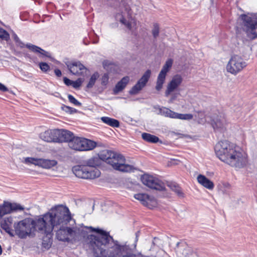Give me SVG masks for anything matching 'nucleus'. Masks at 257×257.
Returning <instances> with one entry per match:
<instances>
[{"label": "nucleus", "mask_w": 257, "mask_h": 257, "mask_svg": "<svg viewBox=\"0 0 257 257\" xmlns=\"http://www.w3.org/2000/svg\"><path fill=\"white\" fill-rule=\"evenodd\" d=\"M25 162L38 165L45 169H50L57 164V162L54 160L35 159L29 157L25 159Z\"/></svg>", "instance_id": "15"}, {"label": "nucleus", "mask_w": 257, "mask_h": 257, "mask_svg": "<svg viewBox=\"0 0 257 257\" xmlns=\"http://www.w3.org/2000/svg\"><path fill=\"white\" fill-rule=\"evenodd\" d=\"M167 186L169 187L173 191L176 193L179 197L183 198L184 197V194L181 188L176 183L168 182H167Z\"/></svg>", "instance_id": "26"}, {"label": "nucleus", "mask_w": 257, "mask_h": 257, "mask_svg": "<svg viewBox=\"0 0 257 257\" xmlns=\"http://www.w3.org/2000/svg\"><path fill=\"white\" fill-rule=\"evenodd\" d=\"M182 81L183 78L181 75L177 74L174 76L167 85L165 96H168L172 92L175 91Z\"/></svg>", "instance_id": "18"}, {"label": "nucleus", "mask_w": 257, "mask_h": 257, "mask_svg": "<svg viewBox=\"0 0 257 257\" xmlns=\"http://www.w3.org/2000/svg\"><path fill=\"white\" fill-rule=\"evenodd\" d=\"M0 38L4 40L7 41L10 38V35L6 30L0 28Z\"/></svg>", "instance_id": "35"}, {"label": "nucleus", "mask_w": 257, "mask_h": 257, "mask_svg": "<svg viewBox=\"0 0 257 257\" xmlns=\"http://www.w3.org/2000/svg\"><path fill=\"white\" fill-rule=\"evenodd\" d=\"M82 84V80L80 78L78 79L75 81H72V85L74 88H79Z\"/></svg>", "instance_id": "39"}, {"label": "nucleus", "mask_w": 257, "mask_h": 257, "mask_svg": "<svg viewBox=\"0 0 257 257\" xmlns=\"http://www.w3.org/2000/svg\"><path fill=\"white\" fill-rule=\"evenodd\" d=\"M66 65L70 72L74 75H81L84 71L86 70L85 66L79 61L74 62L71 63H67Z\"/></svg>", "instance_id": "19"}, {"label": "nucleus", "mask_w": 257, "mask_h": 257, "mask_svg": "<svg viewBox=\"0 0 257 257\" xmlns=\"http://www.w3.org/2000/svg\"><path fill=\"white\" fill-rule=\"evenodd\" d=\"M69 101L76 106H81V103L78 101L71 94L68 95Z\"/></svg>", "instance_id": "36"}, {"label": "nucleus", "mask_w": 257, "mask_h": 257, "mask_svg": "<svg viewBox=\"0 0 257 257\" xmlns=\"http://www.w3.org/2000/svg\"><path fill=\"white\" fill-rule=\"evenodd\" d=\"M99 75L98 72H95L92 75L87 85V88H91L94 85L96 79L99 77Z\"/></svg>", "instance_id": "31"}, {"label": "nucleus", "mask_w": 257, "mask_h": 257, "mask_svg": "<svg viewBox=\"0 0 257 257\" xmlns=\"http://www.w3.org/2000/svg\"><path fill=\"white\" fill-rule=\"evenodd\" d=\"M175 118L182 120H191L193 118V115L192 114H182L176 112Z\"/></svg>", "instance_id": "32"}, {"label": "nucleus", "mask_w": 257, "mask_h": 257, "mask_svg": "<svg viewBox=\"0 0 257 257\" xmlns=\"http://www.w3.org/2000/svg\"><path fill=\"white\" fill-rule=\"evenodd\" d=\"M173 64V60L171 59H168L163 66L161 71L159 74L157 78V84L156 89L158 91H160L163 87V85L165 82L166 76L167 72L171 68Z\"/></svg>", "instance_id": "13"}, {"label": "nucleus", "mask_w": 257, "mask_h": 257, "mask_svg": "<svg viewBox=\"0 0 257 257\" xmlns=\"http://www.w3.org/2000/svg\"><path fill=\"white\" fill-rule=\"evenodd\" d=\"M176 112H174L168 108L165 107L159 108V114L165 117H168L171 118H175L176 115Z\"/></svg>", "instance_id": "27"}, {"label": "nucleus", "mask_w": 257, "mask_h": 257, "mask_svg": "<svg viewBox=\"0 0 257 257\" xmlns=\"http://www.w3.org/2000/svg\"><path fill=\"white\" fill-rule=\"evenodd\" d=\"M142 137L144 140L149 143H156L159 141L158 137L148 133H143Z\"/></svg>", "instance_id": "30"}, {"label": "nucleus", "mask_w": 257, "mask_h": 257, "mask_svg": "<svg viewBox=\"0 0 257 257\" xmlns=\"http://www.w3.org/2000/svg\"><path fill=\"white\" fill-rule=\"evenodd\" d=\"M98 231L101 234L97 239H95V237L93 236L90 237L95 240L96 243H93L97 247L94 249V257H137L128 245L119 244L109 232L104 230Z\"/></svg>", "instance_id": "3"}, {"label": "nucleus", "mask_w": 257, "mask_h": 257, "mask_svg": "<svg viewBox=\"0 0 257 257\" xmlns=\"http://www.w3.org/2000/svg\"><path fill=\"white\" fill-rule=\"evenodd\" d=\"M2 253V248L1 245H0V255H1Z\"/></svg>", "instance_id": "48"}, {"label": "nucleus", "mask_w": 257, "mask_h": 257, "mask_svg": "<svg viewBox=\"0 0 257 257\" xmlns=\"http://www.w3.org/2000/svg\"><path fill=\"white\" fill-rule=\"evenodd\" d=\"M63 108L66 112H69L70 114H73L77 112V110L75 108L68 106L64 105Z\"/></svg>", "instance_id": "38"}, {"label": "nucleus", "mask_w": 257, "mask_h": 257, "mask_svg": "<svg viewBox=\"0 0 257 257\" xmlns=\"http://www.w3.org/2000/svg\"><path fill=\"white\" fill-rule=\"evenodd\" d=\"M101 160L111 165L112 168L123 172H130L134 167L125 163V159L121 154L108 150L101 151L98 156L92 157L84 162V165H77L72 168L75 175L84 179H94L100 175V171L96 168L101 164Z\"/></svg>", "instance_id": "1"}, {"label": "nucleus", "mask_w": 257, "mask_h": 257, "mask_svg": "<svg viewBox=\"0 0 257 257\" xmlns=\"http://www.w3.org/2000/svg\"><path fill=\"white\" fill-rule=\"evenodd\" d=\"M14 39L17 43L20 40L18 36L16 34H14Z\"/></svg>", "instance_id": "45"}, {"label": "nucleus", "mask_w": 257, "mask_h": 257, "mask_svg": "<svg viewBox=\"0 0 257 257\" xmlns=\"http://www.w3.org/2000/svg\"><path fill=\"white\" fill-rule=\"evenodd\" d=\"M18 45L20 46L21 48H23L25 47V44L24 43H23L21 40H20L19 42L17 43Z\"/></svg>", "instance_id": "46"}, {"label": "nucleus", "mask_w": 257, "mask_h": 257, "mask_svg": "<svg viewBox=\"0 0 257 257\" xmlns=\"http://www.w3.org/2000/svg\"><path fill=\"white\" fill-rule=\"evenodd\" d=\"M101 120L105 124L114 127H117L119 125V121L114 118L107 116H103L101 117Z\"/></svg>", "instance_id": "28"}, {"label": "nucleus", "mask_w": 257, "mask_h": 257, "mask_svg": "<svg viewBox=\"0 0 257 257\" xmlns=\"http://www.w3.org/2000/svg\"><path fill=\"white\" fill-rule=\"evenodd\" d=\"M71 219V214L68 207L63 205L52 208L41 217L36 224L38 232L43 235L42 246L49 249L52 244V231L54 226L61 223L67 222Z\"/></svg>", "instance_id": "2"}, {"label": "nucleus", "mask_w": 257, "mask_h": 257, "mask_svg": "<svg viewBox=\"0 0 257 257\" xmlns=\"http://www.w3.org/2000/svg\"><path fill=\"white\" fill-rule=\"evenodd\" d=\"M135 199L139 200L145 206L149 208L156 206L157 202L156 199L146 193H138L134 195Z\"/></svg>", "instance_id": "17"}, {"label": "nucleus", "mask_w": 257, "mask_h": 257, "mask_svg": "<svg viewBox=\"0 0 257 257\" xmlns=\"http://www.w3.org/2000/svg\"><path fill=\"white\" fill-rule=\"evenodd\" d=\"M0 91L2 92H6L8 91V89L6 86L0 83Z\"/></svg>", "instance_id": "43"}, {"label": "nucleus", "mask_w": 257, "mask_h": 257, "mask_svg": "<svg viewBox=\"0 0 257 257\" xmlns=\"http://www.w3.org/2000/svg\"><path fill=\"white\" fill-rule=\"evenodd\" d=\"M74 242L78 241L82 239V238L85 237L88 232H95L97 233V235L90 234L87 236V243L89 245V247L92 249L93 254L94 255V249L96 247L95 244H93V242H95L94 239L90 238L92 236L95 237V239L97 238L100 235V231L98 230H103L101 229L98 228H93L91 226H80V227H74Z\"/></svg>", "instance_id": "7"}, {"label": "nucleus", "mask_w": 257, "mask_h": 257, "mask_svg": "<svg viewBox=\"0 0 257 257\" xmlns=\"http://www.w3.org/2000/svg\"><path fill=\"white\" fill-rule=\"evenodd\" d=\"M13 218L12 217L5 218L1 221V227L10 236H14L13 230L12 228Z\"/></svg>", "instance_id": "20"}, {"label": "nucleus", "mask_w": 257, "mask_h": 257, "mask_svg": "<svg viewBox=\"0 0 257 257\" xmlns=\"http://www.w3.org/2000/svg\"><path fill=\"white\" fill-rule=\"evenodd\" d=\"M152 33L155 39H156L159 36L160 33V28L158 24L155 23L154 24Z\"/></svg>", "instance_id": "34"}, {"label": "nucleus", "mask_w": 257, "mask_h": 257, "mask_svg": "<svg viewBox=\"0 0 257 257\" xmlns=\"http://www.w3.org/2000/svg\"><path fill=\"white\" fill-rule=\"evenodd\" d=\"M115 19L117 21H119L121 24L124 25L128 29L131 30L132 28V22L127 21L121 14L118 13L115 16Z\"/></svg>", "instance_id": "29"}, {"label": "nucleus", "mask_w": 257, "mask_h": 257, "mask_svg": "<svg viewBox=\"0 0 257 257\" xmlns=\"http://www.w3.org/2000/svg\"><path fill=\"white\" fill-rule=\"evenodd\" d=\"M140 231H138L136 233V239H135V242L136 243L138 240V237H139V236L140 235Z\"/></svg>", "instance_id": "47"}, {"label": "nucleus", "mask_w": 257, "mask_h": 257, "mask_svg": "<svg viewBox=\"0 0 257 257\" xmlns=\"http://www.w3.org/2000/svg\"><path fill=\"white\" fill-rule=\"evenodd\" d=\"M242 29L250 40L257 38V14L241 15Z\"/></svg>", "instance_id": "8"}, {"label": "nucleus", "mask_w": 257, "mask_h": 257, "mask_svg": "<svg viewBox=\"0 0 257 257\" xmlns=\"http://www.w3.org/2000/svg\"><path fill=\"white\" fill-rule=\"evenodd\" d=\"M141 180L145 185L151 189L162 191L165 188V185L163 182L152 175L144 174L142 176Z\"/></svg>", "instance_id": "12"}, {"label": "nucleus", "mask_w": 257, "mask_h": 257, "mask_svg": "<svg viewBox=\"0 0 257 257\" xmlns=\"http://www.w3.org/2000/svg\"><path fill=\"white\" fill-rule=\"evenodd\" d=\"M108 75L107 74H104L101 78V84L103 85H106L108 81Z\"/></svg>", "instance_id": "40"}, {"label": "nucleus", "mask_w": 257, "mask_h": 257, "mask_svg": "<svg viewBox=\"0 0 257 257\" xmlns=\"http://www.w3.org/2000/svg\"><path fill=\"white\" fill-rule=\"evenodd\" d=\"M23 209L24 208L20 204L5 201L3 205H0V219L5 215L10 214L14 211Z\"/></svg>", "instance_id": "16"}, {"label": "nucleus", "mask_w": 257, "mask_h": 257, "mask_svg": "<svg viewBox=\"0 0 257 257\" xmlns=\"http://www.w3.org/2000/svg\"><path fill=\"white\" fill-rule=\"evenodd\" d=\"M211 124L216 131H221L224 127L225 119L223 117L217 116L212 118Z\"/></svg>", "instance_id": "22"}, {"label": "nucleus", "mask_w": 257, "mask_h": 257, "mask_svg": "<svg viewBox=\"0 0 257 257\" xmlns=\"http://www.w3.org/2000/svg\"><path fill=\"white\" fill-rule=\"evenodd\" d=\"M26 47L34 52L39 53L42 57H51V54L49 52L46 51L38 46L29 43L26 45Z\"/></svg>", "instance_id": "24"}, {"label": "nucleus", "mask_w": 257, "mask_h": 257, "mask_svg": "<svg viewBox=\"0 0 257 257\" xmlns=\"http://www.w3.org/2000/svg\"><path fill=\"white\" fill-rule=\"evenodd\" d=\"M54 72L55 75L58 77H60L62 75L61 71L58 69H55Z\"/></svg>", "instance_id": "44"}, {"label": "nucleus", "mask_w": 257, "mask_h": 257, "mask_svg": "<svg viewBox=\"0 0 257 257\" xmlns=\"http://www.w3.org/2000/svg\"><path fill=\"white\" fill-rule=\"evenodd\" d=\"M0 91L2 92H6L8 91V89L6 86L0 83Z\"/></svg>", "instance_id": "42"}, {"label": "nucleus", "mask_w": 257, "mask_h": 257, "mask_svg": "<svg viewBox=\"0 0 257 257\" xmlns=\"http://www.w3.org/2000/svg\"><path fill=\"white\" fill-rule=\"evenodd\" d=\"M39 66L41 70L44 72H46L50 68V67L48 65V64L45 62L40 63Z\"/></svg>", "instance_id": "37"}, {"label": "nucleus", "mask_w": 257, "mask_h": 257, "mask_svg": "<svg viewBox=\"0 0 257 257\" xmlns=\"http://www.w3.org/2000/svg\"><path fill=\"white\" fill-rule=\"evenodd\" d=\"M42 217V216H40L35 219L27 218L17 223H15L14 227L16 234L22 239L26 238L27 236H34L35 231H38V229L36 227L37 221Z\"/></svg>", "instance_id": "5"}, {"label": "nucleus", "mask_w": 257, "mask_h": 257, "mask_svg": "<svg viewBox=\"0 0 257 257\" xmlns=\"http://www.w3.org/2000/svg\"><path fill=\"white\" fill-rule=\"evenodd\" d=\"M72 133L66 130H48L40 134V138L47 142L62 143L70 139Z\"/></svg>", "instance_id": "6"}, {"label": "nucleus", "mask_w": 257, "mask_h": 257, "mask_svg": "<svg viewBox=\"0 0 257 257\" xmlns=\"http://www.w3.org/2000/svg\"><path fill=\"white\" fill-rule=\"evenodd\" d=\"M71 219L72 217H71V219L68 222L61 223L60 224H58L56 227L54 226V228H58L56 230V236L58 240L68 242H75L74 228L66 226Z\"/></svg>", "instance_id": "10"}, {"label": "nucleus", "mask_w": 257, "mask_h": 257, "mask_svg": "<svg viewBox=\"0 0 257 257\" xmlns=\"http://www.w3.org/2000/svg\"><path fill=\"white\" fill-rule=\"evenodd\" d=\"M151 74V71L147 70L137 83L130 90L129 93L131 95L138 94L146 85Z\"/></svg>", "instance_id": "14"}, {"label": "nucleus", "mask_w": 257, "mask_h": 257, "mask_svg": "<svg viewBox=\"0 0 257 257\" xmlns=\"http://www.w3.org/2000/svg\"><path fill=\"white\" fill-rule=\"evenodd\" d=\"M177 251L184 256H187L191 252L190 248L184 242H179L177 243Z\"/></svg>", "instance_id": "25"}, {"label": "nucleus", "mask_w": 257, "mask_h": 257, "mask_svg": "<svg viewBox=\"0 0 257 257\" xmlns=\"http://www.w3.org/2000/svg\"><path fill=\"white\" fill-rule=\"evenodd\" d=\"M130 79L128 76H125L119 81L113 89V94L116 95L119 92L122 91L128 83Z\"/></svg>", "instance_id": "21"}, {"label": "nucleus", "mask_w": 257, "mask_h": 257, "mask_svg": "<svg viewBox=\"0 0 257 257\" xmlns=\"http://www.w3.org/2000/svg\"><path fill=\"white\" fill-rule=\"evenodd\" d=\"M216 156L222 162L235 168H242L247 163L246 156L228 141L218 142L214 147Z\"/></svg>", "instance_id": "4"}, {"label": "nucleus", "mask_w": 257, "mask_h": 257, "mask_svg": "<svg viewBox=\"0 0 257 257\" xmlns=\"http://www.w3.org/2000/svg\"><path fill=\"white\" fill-rule=\"evenodd\" d=\"M65 142H68V145L72 149L79 151L92 150L96 146L95 142L83 138L74 137L73 133L70 139Z\"/></svg>", "instance_id": "9"}, {"label": "nucleus", "mask_w": 257, "mask_h": 257, "mask_svg": "<svg viewBox=\"0 0 257 257\" xmlns=\"http://www.w3.org/2000/svg\"><path fill=\"white\" fill-rule=\"evenodd\" d=\"M63 81L64 83L67 86L72 85V81L67 78V77H64Z\"/></svg>", "instance_id": "41"}, {"label": "nucleus", "mask_w": 257, "mask_h": 257, "mask_svg": "<svg viewBox=\"0 0 257 257\" xmlns=\"http://www.w3.org/2000/svg\"><path fill=\"white\" fill-rule=\"evenodd\" d=\"M195 118L199 123L203 124L206 121L204 113L202 111L198 112V114L195 115Z\"/></svg>", "instance_id": "33"}, {"label": "nucleus", "mask_w": 257, "mask_h": 257, "mask_svg": "<svg viewBox=\"0 0 257 257\" xmlns=\"http://www.w3.org/2000/svg\"><path fill=\"white\" fill-rule=\"evenodd\" d=\"M197 181L199 184L209 190L213 189L214 187V183L204 175H199L197 176Z\"/></svg>", "instance_id": "23"}, {"label": "nucleus", "mask_w": 257, "mask_h": 257, "mask_svg": "<svg viewBox=\"0 0 257 257\" xmlns=\"http://www.w3.org/2000/svg\"><path fill=\"white\" fill-rule=\"evenodd\" d=\"M246 62L240 56L234 55L231 56L226 65V70L228 72L236 75L246 66Z\"/></svg>", "instance_id": "11"}]
</instances>
